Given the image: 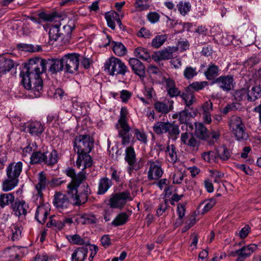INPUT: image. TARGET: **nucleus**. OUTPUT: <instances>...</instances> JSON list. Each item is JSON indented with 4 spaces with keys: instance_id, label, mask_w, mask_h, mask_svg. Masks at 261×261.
I'll use <instances>...</instances> for the list:
<instances>
[{
    "instance_id": "nucleus-11",
    "label": "nucleus",
    "mask_w": 261,
    "mask_h": 261,
    "mask_svg": "<svg viewBox=\"0 0 261 261\" xmlns=\"http://www.w3.org/2000/svg\"><path fill=\"white\" fill-rule=\"evenodd\" d=\"M49 180L47 178L46 174L44 172H41L38 174V182L35 186L36 194L34 198L36 200H39V203L43 201V194L42 191L49 185Z\"/></svg>"
},
{
    "instance_id": "nucleus-27",
    "label": "nucleus",
    "mask_w": 261,
    "mask_h": 261,
    "mask_svg": "<svg viewBox=\"0 0 261 261\" xmlns=\"http://www.w3.org/2000/svg\"><path fill=\"white\" fill-rule=\"evenodd\" d=\"M165 156L167 160L174 164L177 161V150L174 144H168L165 150Z\"/></svg>"
},
{
    "instance_id": "nucleus-24",
    "label": "nucleus",
    "mask_w": 261,
    "mask_h": 261,
    "mask_svg": "<svg viewBox=\"0 0 261 261\" xmlns=\"http://www.w3.org/2000/svg\"><path fill=\"white\" fill-rule=\"evenodd\" d=\"M182 143L193 148L198 146L199 142L191 132H185L181 134Z\"/></svg>"
},
{
    "instance_id": "nucleus-7",
    "label": "nucleus",
    "mask_w": 261,
    "mask_h": 261,
    "mask_svg": "<svg viewBox=\"0 0 261 261\" xmlns=\"http://www.w3.org/2000/svg\"><path fill=\"white\" fill-rule=\"evenodd\" d=\"M105 70L107 71L111 75H121L125 76L129 73L128 67L119 58L112 57L108 59L104 65Z\"/></svg>"
},
{
    "instance_id": "nucleus-36",
    "label": "nucleus",
    "mask_w": 261,
    "mask_h": 261,
    "mask_svg": "<svg viewBox=\"0 0 261 261\" xmlns=\"http://www.w3.org/2000/svg\"><path fill=\"white\" fill-rule=\"evenodd\" d=\"M119 17V15L114 11L106 13L105 14V18L107 20L108 27L114 30L115 29V23Z\"/></svg>"
},
{
    "instance_id": "nucleus-6",
    "label": "nucleus",
    "mask_w": 261,
    "mask_h": 261,
    "mask_svg": "<svg viewBox=\"0 0 261 261\" xmlns=\"http://www.w3.org/2000/svg\"><path fill=\"white\" fill-rule=\"evenodd\" d=\"M127 110L122 108L120 111V118L116 127L118 131V137L121 138V143L123 145L129 144L132 139V135L129 134L130 127L127 122Z\"/></svg>"
},
{
    "instance_id": "nucleus-21",
    "label": "nucleus",
    "mask_w": 261,
    "mask_h": 261,
    "mask_svg": "<svg viewBox=\"0 0 261 261\" xmlns=\"http://www.w3.org/2000/svg\"><path fill=\"white\" fill-rule=\"evenodd\" d=\"M172 103V100L171 102L169 100H164L163 101H157L154 103L153 106L157 112L165 115L173 110V106Z\"/></svg>"
},
{
    "instance_id": "nucleus-61",
    "label": "nucleus",
    "mask_w": 261,
    "mask_h": 261,
    "mask_svg": "<svg viewBox=\"0 0 261 261\" xmlns=\"http://www.w3.org/2000/svg\"><path fill=\"white\" fill-rule=\"evenodd\" d=\"M184 173H182L180 170H176L174 172L172 176L173 184H180L184 179Z\"/></svg>"
},
{
    "instance_id": "nucleus-12",
    "label": "nucleus",
    "mask_w": 261,
    "mask_h": 261,
    "mask_svg": "<svg viewBox=\"0 0 261 261\" xmlns=\"http://www.w3.org/2000/svg\"><path fill=\"white\" fill-rule=\"evenodd\" d=\"M36 200L38 201V202H37V208L36 211L35 218L40 224H44L50 213V205L48 203H43V201L39 203V200L36 199Z\"/></svg>"
},
{
    "instance_id": "nucleus-31",
    "label": "nucleus",
    "mask_w": 261,
    "mask_h": 261,
    "mask_svg": "<svg viewBox=\"0 0 261 261\" xmlns=\"http://www.w3.org/2000/svg\"><path fill=\"white\" fill-rule=\"evenodd\" d=\"M219 67L214 64H210L206 70L204 72L206 79L209 81L215 79L219 74Z\"/></svg>"
},
{
    "instance_id": "nucleus-10",
    "label": "nucleus",
    "mask_w": 261,
    "mask_h": 261,
    "mask_svg": "<svg viewBox=\"0 0 261 261\" xmlns=\"http://www.w3.org/2000/svg\"><path fill=\"white\" fill-rule=\"evenodd\" d=\"M127 200H132L129 192H119L112 195L109 200V204L111 208H121L126 204Z\"/></svg>"
},
{
    "instance_id": "nucleus-34",
    "label": "nucleus",
    "mask_w": 261,
    "mask_h": 261,
    "mask_svg": "<svg viewBox=\"0 0 261 261\" xmlns=\"http://www.w3.org/2000/svg\"><path fill=\"white\" fill-rule=\"evenodd\" d=\"M208 85V83L207 81L194 82L189 84L186 88L188 89V91H191L194 93L195 92L202 90Z\"/></svg>"
},
{
    "instance_id": "nucleus-52",
    "label": "nucleus",
    "mask_w": 261,
    "mask_h": 261,
    "mask_svg": "<svg viewBox=\"0 0 261 261\" xmlns=\"http://www.w3.org/2000/svg\"><path fill=\"white\" fill-rule=\"evenodd\" d=\"M247 94L248 92L245 89H241L236 90L234 92L233 96L236 101L240 102L247 99Z\"/></svg>"
},
{
    "instance_id": "nucleus-47",
    "label": "nucleus",
    "mask_w": 261,
    "mask_h": 261,
    "mask_svg": "<svg viewBox=\"0 0 261 261\" xmlns=\"http://www.w3.org/2000/svg\"><path fill=\"white\" fill-rule=\"evenodd\" d=\"M17 47L19 49L25 51L35 52L41 50V46L40 45H33L32 44H27L20 43L17 45Z\"/></svg>"
},
{
    "instance_id": "nucleus-23",
    "label": "nucleus",
    "mask_w": 261,
    "mask_h": 261,
    "mask_svg": "<svg viewBox=\"0 0 261 261\" xmlns=\"http://www.w3.org/2000/svg\"><path fill=\"white\" fill-rule=\"evenodd\" d=\"M213 110V103L208 100L204 102L202 106V115L204 122L210 124L212 122L211 112Z\"/></svg>"
},
{
    "instance_id": "nucleus-63",
    "label": "nucleus",
    "mask_w": 261,
    "mask_h": 261,
    "mask_svg": "<svg viewBox=\"0 0 261 261\" xmlns=\"http://www.w3.org/2000/svg\"><path fill=\"white\" fill-rule=\"evenodd\" d=\"M46 226L47 227L54 226L56 228L59 230H61L64 227V222H62V220H56L55 219H51L48 222H47Z\"/></svg>"
},
{
    "instance_id": "nucleus-32",
    "label": "nucleus",
    "mask_w": 261,
    "mask_h": 261,
    "mask_svg": "<svg viewBox=\"0 0 261 261\" xmlns=\"http://www.w3.org/2000/svg\"><path fill=\"white\" fill-rule=\"evenodd\" d=\"M247 94V100L250 101H254L261 97V85L253 86L249 90Z\"/></svg>"
},
{
    "instance_id": "nucleus-48",
    "label": "nucleus",
    "mask_w": 261,
    "mask_h": 261,
    "mask_svg": "<svg viewBox=\"0 0 261 261\" xmlns=\"http://www.w3.org/2000/svg\"><path fill=\"white\" fill-rule=\"evenodd\" d=\"M217 158L219 157L223 161H226L230 157V153L225 146H222L216 150Z\"/></svg>"
},
{
    "instance_id": "nucleus-56",
    "label": "nucleus",
    "mask_w": 261,
    "mask_h": 261,
    "mask_svg": "<svg viewBox=\"0 0 261 261\" xmlns=\"http://www.w3.org/2000/svg\"><path fill=\"white\" fill-rule=\"evenodd\" d=\"M67 238L71 243L73 244L83 245L85 244L84 239L79 234L69 235L67 237Z\"/></svg>"
},
{
    "instance_id": "nucleus-37",
    "label": "nucleus",
    "mask_w": 261,
    "mask_h": 261,
    "mask_svg": "<svg viewBox=\"0 0 261 261\" xmlns=\"http://www.w3.org/2000/svg\"><path fill=\"white\" fill-rule=\"evenodd\" d=\"M14 196L12 193L0 194V208H3L14 201Z\"/></svg>"
},
{
    "instance_id": "nucleus-43",
    "label": "nucleus",
    "mask_w": 261,
    "mask_h": 261,
    "mask_svg": "<svg viewBox=\"0 0 261 261\" xmlns=\"http://www.w3.org/2000/svg\"><path fill=\"white\" fill-rule=\"evenodd\" d=\"M85 178L86 176L83 172H80L79 174H76L75 177L71 180L70 184L68 185V190H69L71 187H75L77 189Z\"/></svg>"
},
{
    "instance_id": "nucleus-44",
    "label": "nucleus",
    "mask_w": 261,
    "mask_h": 261,
    "mask_svg": "<svg viewBox=\"0 0 261 261\" xmlns=\"http://www.w3.org/2000/svg\"><path fill=\"white\" fill-rule=\"evenodd\" d=\"M128 219V216L125 213H119L115 219L112 221V224L114 226H119L126 223Z\"/></svg>"
},
{
    "instance_id": "nucleus-64",
    "label": "nucleus",
    "mask_w": 261,
    "mask_h": 261,
    "mask_svg": "<svg viewBox=\"0 0 261 261\" xmlns=\"http://www.w3.org/2000/svg\"><path fill=\"white\" fill-rule=\"evenodd\" d=\"M73 28L69 25H65L63 27V34H61V36L63 38L68 39L70 38L71 32Z\"/></svg>"
},
{
    "instance_id": "nucleus-39",
    "label": "nucleus",
    "mask_w": 261,
    "mask_h": 261,
    "mask_svg": "<svg viewBox=\"0 0 261 261\" xmlns=\"http://www.w3.org/2000/svg\"><path fill=\"white\" fill-rule=\"evenodd\" d=\"M20 248L16 246L7 248L5 250V254L10 258L12 260L18 259L19 257Z\"/></svg>"
},
{
    "instance_id": "nucleus-13",
    "label": "nucleus",
    "mask_w": 261,
    "mask_h": 261,
    "mask_svg": "<svg viewBox=\"0 0 261 261\" xmlns=\"http://www.w3.org/2000/svg\"><path fill=\"white\" fill-rule=\"evenodd\" d=\"M213 83L218 84L219 88L225 92L233 89L236 85L231 75H221L216 79Z\"/></svg>"
},
{
    "instance_id": "nucleus-54",
    "label": "nucleus",
    "mask_w": 261,
    "mask_h": 261,
    "mask_svg": "<svg viewBox=\"0 0 261 261\" xmlns=\"http://www.w3.org/2000/svg\"><path fill=\"white\" fill-rule=\"evenodd\" d=\"M133 132L137 140L143 144H147L148 141L147 136L143 131H140L139 129L136 128Z\"/></svg>"
},
{
    "instance_id": "nucleus-29",
    "label": "nucleus",
    "mask_w": 261,
    "mask_h": 261,
    "mask_svg": "<svg viewBox=\"0 0 261 261\" xmlns=\"http://www.w3.org/2000/svg\"><path fill=\"white\" fill-rule=\"evenodd\" d=\"M88 250L85 247H78L73 252L72 261H84L87 256Z\"/></svg>"
},
{
    "instance_id": "nucleus-58",
    "label": "nucleus",
    "mask_w": 261,
    "mask_h": 261,
    "mask_svg": "<svg viewBox=\"0 0 261 261\" xmlns=\"http://www.w3.org/2000/svg\"><path fill=\"white\" fill-rule=\"evenodd\" d=\"M168 206V200L164 199L159 204L156 210V215L158 217L163 215V214L165 213Z\"/></svg>"
},
{
    "instance_id": "nucleus-62",
    "label": "nucleus",
    "mask_w": 261,
    "mask_h": 261,
    "mask_svg": "<svg viewBox=\"0 0 261 261\" xmlns=\"http://www.w3.org/2000/svg\"><path fill=\"white\" fill-rule=\"evenodd\" d=\"M150 6L149 0H136V8L140 11L147 9Z\"/></svg>"
},
{
    "instance_id": "nucleus-42",
    "label": "nucleus",
    "mask_w": 261,
    "mask_h": 261,
    "mask_svg": "<svg viewBox=\"0 0 261 261\" xmlns=\"http://www.w3.org/2000/svg\"><path fill=\"white\" fill-rule=\"evenodd\" d=\"M112 44L113 50L116 55L121 57L126 54V48L122 43L113 41Z\"/></svg>"
},
{
    "instance_id": "nucleus-53",
    "label": "nucleus",
    "mask_w": 261,
    "mask_h": 261,
    "mask_svg": "<svg viewBox=\"0 0 261 261\" xmlns=\"http://www.w3.org/2000/svg\"><path fill=\"white\" fill-rule=\"evenodd\" d=\"M110 172L111 179L114 180L116 182H120L121 181V171L114 166H112L110 168Z\"/></svg>"
},
{
    "instance_id": "nucleus-5",
    "label": "nucleus",
    "mask_w": 261,
    "mask_h": 261,
    "mask_svg": "<svg viewBox=\"0 0 261 261\" xmlns=\"http://www.w3.org/2000/svg\"><path fill=\"white\" fill-rule=\"evenodd\" d=\"M229 129L238 141L244 142L248 140L249 135L245 124L238 116L233 115L229 119Z\"/></svg>"
},
{
    "instance_id": "nucleus-3",
    "label": "nucleus",
    "mask_w": 261,
    "mask_h": 261,
    "mask_svg": "<svg viewBox=\"0 0 261 261\" xmlns=\"http://www.w3.org/2000/svg\"><path fill=\"white\" fill-rule=\"evenodd\" d=\"M22 167L23 164L20 161L14 162L8 165L6 170L7 178L3 181L2 185L4 191H9L18 185Z\"/></svg>"
},
{
    "instance_id": "nucleus-55",
    "label": "nucleus",
    "mask_w": 261,
    "mask_h": 261,
    "mask_svg": "<svg viewBox=\"0 0 261 261\" xmlns=\"http://www.w3.org/2000/svg\"><path fill=\"white\" fill-rule=\"evenodd\" d=\"M202 158L207 162H216L218 159L217 152L210 151L203 152L201 154Z\"/></svg>"
},
{
    "instance_id": "nucleus-1",
    "label": "nucleus",
    "mask_w": 261,
    "mask_h": 261,
    "mask_svg": "<svg viewBox=\"0 0 261 261\" xmlns=\"http://www.w3.org/2000/svg\"><path fill=\"white\" fill-rule=\"evenodd\" d=\"M74 149L78 157L76 162L77 167L82 170L90 167L92 165V159L89 153L93 147V142L88 135L77 136L74 141Z\"/></svg>"
},
{
    "instance_id": "nucleus-49",
    "label": "nucleus",
    "mask_w": 261,
    "mask_h": 261,
    "mask_svg": "<svg viewBox=\"0 0 261 261\" xmlns=\"http://www.w3.org/2000/svg\"><path fill=\"white\" fill-rule=\"evenodd\" d=\"M58 154L57 151L54 149L46 155L45 163L48 165H54L58 162Z\"/></svg>"
},
{
    "instance_id": "nucleus-46",
    "label": "nucleus",
    "mask_w": 261,
    "mask_h": 261,
    "mask_svg": "<svg viewBox=\"0 0 261 261\" xmlns=\"http://www.w3.org/2000/svg\"><path fill=\"white\" fill-rule=\"evenodd\" d=\"M168 122L159 121L153 126V131L158 135L167 133Z\"/></svg>"
},
{
    "instance_id": "nucleus-38",
    "label": "nucleus",
    "mask_w": 261,
    "mask_h": 261,
    "mask_svg": "<svg viewBox=\"0 0 261 261\" xmlns=\"http://www.w3.org/2000/svg\"><path fill=\"white\" fill-rule=\"evenodd\" d=\"M78 223L82 224H94L97 222V219L94 215L85 214L79 216L77 219Z\"/></svg>"
},
{
    "instance_id": "nucleus-22",
    "label": "nucleus",
    "mask_w": 261,
    "mask_h": 261,
    "mask_svg": "<svg viewBox=\"0 0 261 261\" xmlns=\"http://www.w3.org/2000/svg\"><path fill=\"white\" fill-rule=\"evenodd\" d=\"M48 151L47 150L43 148L42 150H39L34 151L31 154L30 159V164H40L43 162L45 163V159H46V155L48 154Z\"/></svg>"
},
{
    "instance_id": "nucleus-57",
    "label": "nucleus",
    "mask_w": 261,
    "mask_h": 261,
    "mask_svg": "<svg viewBox=\"0 0 261 261\" xmlns=\"http://www.w3.org/2000/svg\"><path fill=\"white\" fill-rule=\"evenodd\" d=\"M191 117H193L192 113L189 112V109L186 108L180 112L178 120L180 123H185L187 122Z\"/></svg>"
},
{
    "instance_id": "nucleus-14",
    "label": "nucleus",
    "mask_w": 261,
    "mask_h": 261,
    "mask_svg": "<svg viewBox=\"0 0 261 261\" xmlns=\"http://www.w3.org/2000/svg\"><path fill=\"white\" fill-rule=\"evenodd\" d=\"M257 246L255 244H250L247 246H244L241 249L232 251L230 256L234 257L238 256L236 261H244L256 249Z\"/></svg>"
},
{
    "instance_id": "nucleus-50",
    "label": "nucleus",
    "mask_w": 261,
    "mask_h": 261,
    "mask_svg": "<svg viewBox=\"0 0 261 261\" xmlns=\"http://www.w3.org/2000/svg\"><path fill=\"white\" fill-rule=\"evenodd\" d=\"M178 11L183 16H185L190 11L191 4L189 2H180L176 6Z\"/></svg>"
},
{
    "instance_id": "nucleus-19",
    "label": "nucleus",
    "mask_w": 261,
    "mask_h": 261,
    "mask_svg": "<svg viewBox=\"0 0 261 261\" xmlns=\"http://www.w3.org/2000/svg\"><path fill=\"white\" fill-rule=\"evenodd\" d=\"M53 203L59 211L66 208L69 205L67 196L60 192H56L54 195Z\"/></svg>"
},
{
    "instance_id": "nucleus-41",
    "label": "nucleus",
    "mask_w": 261,
    "mask_h": 261,
    "mask_svg": "<svg viewBox=\"0 0 261 261\" xmlns=\"http://www.w3.org/2000/svg\"><path fill=\"white\" fill-rule=\"evenodd\" d=\"M11 228L12 231V240L15 241L19 240L21 237V232L23 229L20 224H13L12 225Z\"/></svg>"
},
{
    "instance_id": "nucleus-33",
    "label": "nucleus",
    "mask_w": 261,
    "mask_h": 261,
    "mask_svg": "<svg viewBox=\"0 0 261 261\" xmlns=\"http://www.w3.org/2000/svg\"><path fill=\"white\" fill-rule=\"evenodd\" d=\"M60 23L56 24L55 25H53L50 27L48 33L50 41H56L59 37H62L61 34H63V32H61V31L60 29Z\"/></svg>"
},
{
    "instance_id": "nucleus-18",
    "label": "nucleus",
    "mask_w": 261,
    "mask_h": 261,
    "mask_svg": "<svg viewBox=\"0 0 261 261\" xmlns=\"http://www.w3.org/2000/svg\"><path fill=\"white\" fill-rule=\"evenodd\" d=\"M28 132L33 136H39L45 129V127L41 122L38 121H29L27 124Z\"/></svg>"
},
{
    "instance_id": "nucleus-45",
    "label": "nucleus",
    "mask_w": 261,
    "mask_h": 261,
    "mask_svg": "<svg viewBox=\"0 0 261 261\" xmlns=\"http://www.w3.org/2000/svg\"><path fill=\"white\" fill-rule=\"evenodd\" d=\"M134 55L137 58L144 61H148L151 60L149 54L143 47H139L136 48Z\"/></svg>"
},
{
    "instance_id": "nucleus-15",
    "label": "nucleus",
    "mask_w": 261,
    "mask_h": 261,
    "mask_svg": "<svg viewBox=\"0 0 261 261\" xmlns=\"http://www.w3.org/2000/svg\"><path fill=\"white\" fill-rule=\"evenodd\" d=\"M136 153L133 146H129L125 150V161L129 165V171L138 170L141 167L137 163Z\"/></svg>"
},
{
    "instance_id": "nucleus-9",
    "label": "nucleus",
    "mask_w": 261,
    "mask_h": 261,
    "mask_svg": "<svg viewBox=\"0 0 261 261\" xmlns=\"http://www.w3.org/2000/svg\"><path fill=\"white\" fill-rule=\"evenodd\" d=\"M149 169L147 172V178L149 181L159 180L164 173L162 163L158 160H149L147 162Z\"/></svg>"
},
{
    "instance_id": "nucleus-40",
    "label": "nucleus",
    "mask_w": 261,
    "mask_h": 261,
    "mask_svg": "<svg viewBox=\"0 0 261 261\" xmlns=\"http://www.w3.org/2000/svg\"><path fill=\"white\" fill-rule=\"evenodd\" d=\"M198 72L196 67L187 66L183 71V76L187 80L193 79L197 75Z\"/></svg>"
},
{
    "instance_id": "nucleus-35",
    "label": "nucleus",
    "mask_w": 261,
    "mask_h": 261,
    "mask_svg": "<svg viewBox=\"0 0 261 261\" xmlns=\"http://www.w3.org/2000/svg\"><path fill=\"white\" fill-rule=\"evenodd\" d=\"M195 133L196 136L201 139H206L208 137L207 129L201 123H195Z\"/></svg>"
},
{
    "instance_id": "nucleus-59",
    "label": "nucleus",
    "mask_w": 261,
    "mask_h": 261,
    "mask_svg": "<svg viewBox=\"0 0 261 261\" xmlns=\"http://www.w3.org/2000/svg\"><path fill=\"white\" fill-rule=\"evenodd\" d=\"M143 93L146 98L149 100H151L153 95L155 94V91L152 86L146 85H144Z\"/></svg>"
},
{
    "instance_id": "nucleus-28",
    "label": "nucleus",
    "mask_w": 261,
    "mask_h": 261,
    "mask_svg": "<svg viewBox=\"0 0 261 261\" xmlns=\"http://www.w3.org/2000/svg\"><path fill=\"white\" fill-rule=\"evenodd\" d=\"M112 180L107 177H103L99 180L97 194L102 195L106 193L112 186Z\"/></svg>"
},
{
    "instance_id": "nucleus-25",
    "label": "nucleus",
    "mask_w": 261,
    "mask_h": 261,
    "mask_svg": "<svg viewBox=\"0 0 261 261\" xmlns=\"http://www.w3.org/2000/svg\"><path fill=\"white\" fill-rule=\"evenodd\" d=\"M12 208L16 216H25L27 213V210L29 208V205L28 203L23 200L18 201H16L14 204L12 205Z\"/></svg>"
},
{
    "instance_id": "nucleus-51",
    "label": "nucleus",
    "mask_w": 261,
    "mask_h": 261,
    "mask_svg": "<svg viewBox=\"0 0 261 261\" xmlns=\"http://www.w3.org/2000/svg\"><path fill=\"white\" fill-rule=\"evenodd\" d=\"M167 38L166 35H158L152 39L151 46L155 48H158L164 43Z\"/></svg>"
},
{
    "instance_id": "nucleus-60",
    "label": "nucleus",
    "mask_w": 261,
    "mask_h": 261,
    "mask_svg": "<svg viewBox=\"0 0 261 261\" xmlns=\"http://www.w3.org/2000/svg\"><path fill=\"white\" fill-rule=\"evenodd\" d=\"M180 133L178 126L173 123L168 122L167 126V133H168L170 136L178 135Z\"/></svg>"
},
{
    "instance_id": "nucleus-20",
    "label": "nucleus",
    "mask_w": 261,
    "mask_h": 261,
    "mask_svg": "<svg viewBox=\"0 0 261 261\" xmlns=\"http://www.w3.org/2000/svg\"><path fill=\"white\" fill-rule=\"evenodd\" d=\"M129 64L134 72L138 75L141 80L145 77V67L140 60L136 58H130L129 60Z\"/></svg>"
},
{
    "instance_id": "nucleus-26",
    "label": "nucleus",
    "mask_w": 261,
    "mask_h": 261,
    "mask_svg": "<svg viewBox=\"0 0 261 261\" xmlns=\"http://www.w3.org/2000/svg\"><path fill=\"white\" fill-rule=\"evenodd\" d=\"M14 66L12 60L0 56V74L3 75L10 71Z\"/></svg>"
},
{
    "instance_id": "nucleus-4",
    "label": "nucleus",
    "mask_w": 261,
    "mask_h": 261,
    "mask_svg": "<svg viewBox=\"0 0 261 261\" xmlns=\"http://www.w3.org/2000/svg\"><path fill=\"white\" fill-rule=\"evenodd\" d=\"M35 61H32L31 70L38 69V66L41 68V72H45L48 68V71L52 74H56L58 72L64 71L62 58L57 59H42L40 57L34 58Z\"/></svg>"
},
{
    "instance_id": "nucleus-2",
    "label": "nucleus",
    "mask_w": 261,
    "mask_h": 261,
    "mask_svg": "<svg viewBox=\"0 0 261 261\" xmlns=\"http://www.w3.org/2000/svg\"><path fill=\"white\" fill-rule=\"evenodd\" d=\"M32 61H35L34 58L30 59L25 65L24 70L25 71L21 72V83L26 89L40 92L43 89V81L40 75L43 72H41L39 66H38V69L31 70Z\"/></svg>"
},
{
    "instance_id": "nucleus-8",
    "label": "nucleus",
    "mask_w": 261,
    "mask_h": 261,
    "mask_svg": "<svg viewBox=\"0 0 261 261\" xmlns=\"http://www.w3.org/2000/svg\"><path fill=\"white\" fill-rule=\"evenodd\" d=\"M80 55L77 53H70L62 57L64 71L65 73L73 74L77 71L80 65Z\"/></svg>"
},
{
    "instance_id": "nucleus-30",
    "label": "nucleus",
    "mask_w": 261,
    "mask_h": 261,
    "mask_svg": "<svg viewBox=\"0 0 261 261\" xmlns=\"http://www.w3.org/2000/svg\"><path fill=\"white\" fill-rule=\"evenodd\" d=\"M180 96L184 100L186 107L189 109L192 110L191 106L196 100L194 94L191 91H188V89L186 88L185 92L180 94Z\"/></svg>"
},
{
    "instance_id": "nucleus-17",
    "label": "nucleus",
    "mask_w": 261,
    "mask_h": 261,
    "mask_svg": "<svg viewBox=\"0 0 261 261\" xmlns=\"http://www.w3.org/2000/svg\"><path fill=\"white\" fill-rule=\"evenodd\" d=\"M77 193V189L75 187H71L67 190L68 196L73 200L75 204L79 205L85 203L87 201L88 196L81 192L79 194Z\"/></svg>"
},
{
    "instance_id": "nucleus-16",
    "label": "nucleus",
    "mask_w": 261,
    "mask_h": 261,
    "mask_svg": "<svg viewBox=\"0 0 261 261\" xmlns=\"http://www.w3.org/2000/svg\"><path fill=\"white\" fill-rule=\"evenodd\" d=\"M177 50V48L175 46H168L155 53L153 58L155 61L169 60L172 58L173 54Z\"/></svg>"
}]
</instances>
